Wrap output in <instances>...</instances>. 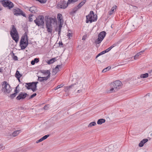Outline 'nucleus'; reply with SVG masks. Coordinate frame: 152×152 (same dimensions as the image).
Returning <instances> with one entry per match:
<instances>
[{
	"mask_svg": "<svg viewBox=\"0 0 152 152\" xmlns=\"http://www.w3.org/2000/svg\"><path fill=\"white\" fill-rule=\"evenodd\" d=\"M106 35V33L105 31H103L100 33L98 35L97 39L95 41L96 43L99 44L100 43L105 36Z\"/></svg>",
	"mask_w": 152,
	"mask_h": 152,
	"instance_id": "6e6552de",
	"label": "nucleus"
},
{
	"mask_svg": "<svg viewBox=\"0 0 152 152\" xmlns=\"http://www.w3.org/2000/svg\"><path fill=\"white\" fill-rule=\"evenodd\" d=\"M132 26H134V25H132Z\"/></svg>",
	"mask_w": 152,
	"mask_h": 152,
	"instance_id": "bf43d9fd",
	"label": "nucleus"
},
{
	"mask_svg": "<svg viewBox=\"0 0 152 152\" xmlns=\"http://www.w3.org/2000/svg\"><path fill=\"white\" fill-rule=\"evenodd\" d=\"M57 18L58 20H59L60 22V24H63V20L62 19V15L61 14H58L57 15Z\"/></svg>",
	"mask_w": 152,
	"mask_h": 152,
	"instance_id": "aec40b11",
	"label": "nucleus"
},
{
	"mask_svg": "<svg viewBox=\"0 0 152 152\" xmlns=\"http://www.w3.org/2000/svg\"><path fill=\"white\" fill-rule=\"evenodd\" d=\"M53 72H54L55 73V74H56V73L57 72V71H56V69H53Z\"/></svg>",
	"mask_w": 152,
	"mask_h": 152,
	"instance_id": "de8ad7c7",
	"label": "nucleus"
},
{
	"mask_svg": "<svg viewBox=\"0 0 152 152\" xmlns=\"http://www.w3.org/2000/svg\"><path fill=\"white\" fill-rule=\"evenodd\" d=\"M28 38L26 33L22 37L20 42V46L21 50L25 49L28 45Z\"/></svg>",
	"mask_w": 152,
	"mask_h": 152,
	"instance_id": "f257e3e1",
	"label": "nucleus"
},
{
	"mask_svg": "<svg viewBox=\"0 0 152 152\" xmlns=\"http://www.w3.org/2000/svg\"><path fill=\"white\" fill-rule=\"evenodd\" d=\"M34 61H35V63H37L39 62V58H35L34 59Z\"/></svg>",
	"mask_w": 152,
	"mask_h": 152,
	"instance_id": "a19ab883",
	"label": "nucleus"
},
{
	"mask_svg": "<svg viewBox=\"0 0 152 152\" xmlns=\"http://www.w3.org/2000/svg\"><path fill=\"white\" fill-rule=\"evenodd\" d=\"M38 83V82L37 81V82H32V83L33 84H34V88H33V92H35V91H36L37 90V84Z\"/></svg>",
	"mask_w": 152,
	"mask_h": 152,
	"instance_id": "a878e982",
	"label": "nucleus"
},
{
	"mask_svg": "<svg viewBox=\"0 0 152 152\" xmlns=\"http://www.w3.org/2000/svg\"><path fill=\"white\" fill-rule=\"evenodd\" d=\"M101 55L100 53H99L96 56V58L97 57L99 56H100Z\"/></svg>",
	"mask_w": 152,
	"mask_h": 152,
	"instance_id": "603ef678",
	"label": "nucleus"
},
{
	"mask_svg": "<svg viewBox=\"0 0 152 152\" xmlns=\"http://www.w3.org/2000/svg\"><path fill=\"white\" fill-rule=\"evenodd\" d=\"M122 84L121 81L119 80H116L112 83L111 88L110 90V92H113V91H116L120 88L121 84Z\"/></svg>",
	"mask_w": 152,
	"mask_h": 152,
	"instance_id": "39448f33",
	"label": "nucleus"
},
{
	"mask_svg": "<svg viewBox=\"0 0 152 152\" xmlns=\"http://www.w3.org/2000/svg\"><path fill=\"white\" fill-rule=\"evenodd\" d=\"M116 44H114L112 46H111L109 48H107V49L105 50L106 51H107L106 52H108L112 48H114V47L116 46Z\"/></svg>",
	"mask_w": 152,
	"mask_h": 152,
	"instance_id": "7c9ffc66",
	"label": "nucleus"
},
{
	"mask_svg": "<svg viewBox=\"0 0 152 152\" xmlns=\"http://www.w3.org/2000/svg\"><path fill=\"white\" fill-rule=\"evenodd\" d=\"M14 59L15 60H18V57L17 56H15L14 57Z\"/></svg>",
	"mask_w": 152,
	"mask_h": 152,
	"instance_id": "09e8293b",
	"label": "nucleus"
},
{
	"mask_svg": "<svg viewBox=\"0 0 152 152\" xmlns=\"http://www.w3.org/2000/svg\"><path fill=\"white\" fill-rule=\"evenodd\" d=\"M64 86V85L63 84H61L60 85H58L56 87L54 88L55 90H56Z\"/></svg>",
	"mask_w": 152,
	"mask_h": 152,
	"instance_id": "e433bc0d",
	"label": "nucleus"
},
{
	"mask_svg": "<svg viewBox=\"0 0 152 152\" xmlns=\"http://www.w3.org/2000/svg\"><path fill=\"white\" fill-rule=\"evenodd\" d=\"M67 36L69 37L72 36V34L71 33H69L67 34Z\"/></svg>",
	"mask_w": 152,
	"mask_h": 152,
	"instance_id": "a18cd8bd",
	"label": "nucleus"
},
{
	"mask_svg": "<svg viewBox=\"0 0 152 152\" xmlns=\"http://www.w3.org/2000/svg\"><path fill=\"white\" fill-rule=\"evenodd\" d=\"M31 64L32 65H34L35 64V61H34V60H32L31 62Z\"/></svg>",
	"mask_w": 152,
	"mask_h": 152,
	"instance_id": "c03bdc74",
	"label": "nucleus"
},
{
	"mask_svg": "<svg viewBox=\"0 0 152 152\" xmlns=\"http://www.w3.org/2000/svg\"><path fill=\"white\" fill-rule=\"evenodd\" d=\"M18 86L16 87V88H17ZM15 92H17V94L19 92V90H17L16 89H15Z\"/></svg>",
	"mask_w": 152,
	"mask_h": 152,
	"instance_id": "8fccbe9b",
	"label": "nucleus"
},
{
	"mask_svg": "<svg viewBox=\"0 0 152 152\" xmlns=\"http://www.w3.org/2000/svg\"><path fill=\"white\" fill-rule=\"evenodd\" d=\"M5 147L2 144H0V151H1L2 150H3L4 149Z\"/></svg>",
	"mask_w": 152,
	"mask_h": 152,
	"instance_id": "4c0bfd02",
	"label": "nucleus"
},
{
	"mask_svg": "<svg viewBox=\"0 0 152 152\" xmlns=\"http://www.w3.org/2000/svg\"><path fill=\"white\" fill-rule=\"evenodd\" d=\"M3 71V69L0 68V72H1Z\"/></svg>",
	"mask_w": 152,
	"mask_h": 152,
	"instance_id": "5fc2aeb1",
	"label": "nucleus"
},
{
	"mask_svg": "<svg viewBox=\"0 0 152 152\" xmlns=\"http://www.w3.org/2000/svg\"><path fill=\"white\" fill-rule=\"evenodd\" d=\"M29 10L31 12L33 13H35L37 12V8L35 6H32L30 7L29 9Z\"/></svg>",
	"mask_w": 152,
	"mask_h": 152,
	"instance_id": "dca6fc26",
	"label": "nucleus"
},
{
	"mask_svg": "<svg viewBox=\"0 0 152 152\" xmlns=\"http://www.w3.org/2000/svg\"><path fill=\"white\" fill-rule=\"evenodd\" d=\"M117 8V6L115 5L113 6L111 9L110 11L109 12V14L110 15H112L114 12V10L115 9Z\"/></svg>",
	"mask_w": 152,
	"mask_h": 152,
	"instance_id": "bb28decb",
	"label": "nucleus"
},
{
	"mask_svg": "<svg viewBox=\"0 0 152 152\" xmlns=\"http://www.w3.org/2000/svg\"><path fill=\"white\" fill-rule=\"evenodd\" d=\"M111 68V67L110 66H108L107 67L104 69L102 71V72H105L107 71H109Z\"/></svg>",
	"mask_w": 152,
	"mask_h": 152,
	"instance_id": "473e14b6",
	"label": "nucleus"
},
{
	"mask_svg": "<svg viewBox=\"0 0 152 152\" xmlns=\"http://www.w3.org/2000/svg\"><path fill=\"white\" fill-rule=\"evenodd\" d=\"M59 45H63V44L62 43V42H59Z\"/></svg>",
	"mask_w": 152,
	"mask_h": 152,
	"instance_id": "6e6d98bb",
	"label": "nucleus"
},
{
	"mask_svg": "<svg viewBox=\"0 0 152 152\" xmlns=\"http://www.w3.org/2000/svg\"><path fill=\"white\" fill-rule=\"evenodd\" d=\"M28 95L26 93H21L17 97L16 99L17 100H20L21 99H25Z\"/></svg>",
	"mask_w": 152,
	"mask_h": 152,
	"instance_id": "f8f14e48",
	"label": "nucleus"
},
{
	"mask_svg": "<svg viewBox=\"0 0 152 152\" xmlns=\"http://www.w3.org/2000/svg\"><path fill=\"white\" fill-rule=\"evenodd\" d=\"M148 141V140L147 139H144L141 141H140V143L139 144V146L140 147H142L144 144L147 142Z\"/></svg>",
	"mask_w": 152,
	"mask_h": 152,
	"instance_id": "f3484780",
	"label": "nucleus"
},
{
	"mask_svg": "<svg viewBox=\"0 0 152 152\" xmlns=\"http://www.w3.org/2000/svg\"><path fill=\"white\" fill-rule=\"evenodd\" d=\"M50 136L48 134L46 135H45V136H44L43 137H42V138H40L39 140H37L36 141L37 143H38L40 142H42V141L44 140L45 139H47L48 137H49Z\"/></svg>",
	"mask_w": 152,
	"mask_h": 152,
	"instance_id": "6ab92c4d",
	"label": "nucleus"
},
{
	"mask_svg": "<svg viewBox=\"0 0 152 152\" xmlns=\"http://www.w3.org/2000/svg\"><path fill=\"white\" fill-rule=\"evenodd\" d=\"M10 34L12 39L15 41L16 43H17L19 40L18 33L14 25H12V28L10 32Z\"/></svg>",
	"mask_w": 152,
	"mask_h": 152,
	"instance_id": "20e7f679",
	"label": "nucleus"
},
{
	"mask_svg": "<svg viewBox=\"0 0 152 152\" xmlns=\"http://www.w3.org/2000/svg\"><path fill=\"white\" fill-rule=\"evenodd\" d=\"M34 84H32V86H31V90H32V91H33V90H32V89H33V88H34V87H34Z\"/></svg>",
	"mask_w": 152,
	"mask_h": 152,
	"instance_id": "3c124183",
	"label": "nucleus"
},
{
	"mask_svg": "<svg viewBox=\"0 0 152 152\" xmlns=\"http://www.w3.org/2000/svg\"><path fill=\"white\" fill-rule=\"evenodd\" d=\"M46 26L48 32L51 33L53 31L52 23L55 22V20L52 18L45 19Z\"/></svg>",
	"mask_w": 152,
	"mask_h": 152,
	"instance_id": "f03ea898",
	"label": "nucleus"
},
{
	"mask_svg": "<svg viewBox=\"0 0 152 152\" xmlns=\"http://www.w3.org/2000/svg\"><path fill=\"white\" fill-rule=\"evenodd\" d=\"M69 4H68V2L66 4L65 1H64L61 3L60 4H58V7L60 8L64 9L67 7Z\"/></svg>",
	"mask_w": 152,
	"mask_h": 152,
	"instance_id": "4468645a",
	"label": "nucleus"
},
{
	"mask_svg": "<svg viewBox=\"0 0 152 152\" xmlns=\"http://www.w3.org/2000/svg\"><path fill=\"white\" fill-rule=\"evenodd\" d=\"M13 13L15 15L18 16L21 15L23 17H26L25 14L22 11L18 8H16L13 10Z\"/></svg>",
	"mask_w": 152,
	"mask_h": 152,
	"instance_id": "9d476101",
	"label": "nucleus"
},
{
	"mask_svg": "<svg viewBox=\"0 0 152 152\" xmlns=\"http://www.w3.org/2000/svg\"><path fill=\"white\" fill-rule=\"evenodd\" d=\"M86 23H88L89 22H90L91 23L92 22L95 21L97 19V15L94 14V12L92 11H90L89 14L86 16Z\"/></svg>",
	"mask_w": 152,
	"mask_h": 152,
	"instance_id": "7ed1b4c3",
	"label": "nucleus"
},
{
	"mask_svg": "<svg viewBox=\"0 0 152 152\" xmlns=\"http://www.w3.org/2000/svg\"><path fill=\"white\" fill-rule=\"evenodd\" d=\"M17 92H15L13 94L10 95V97L11 99H13L16 96Z\"/></svg>",
	"mask_w": 152,
	"mask_h": 152,
	"instance_id": "c9c22d12",
	"label": "nucleus"
},
{
	"mask_svg": "<svg viewBox=\"0 0 152 152\" xmlns=\"http://www.w3.org/2000/svg\"><path fill=\"white\" fill-rule=\"evenodd\" d=\"M150 71H151V72H152V69Z\"/></svg>",
	"mask_w": 152,
	"mask_h": 152,
	"instance_id": "13d9d810",
	"label": "nucleus"
},
{
	"mask_svg": "<svg viewBox=\"0 0 152 152\" xmlns=\"http://www.w3.org/2000/svg\"><path fill=\"white\" fill-rule=\"evenodd\" d=\"M107 51H106V50H104L102 52H101L100 53V54H101V55H102V54H104L105 53H107Z\"/></svg>",
	"mask_w": 152,
	"mask_h": 152,
	"instance_id": "79ce46f5",
	"label": "nucleus"
},
{
	"mask_svg": "<svg viewBox=\"0 0 152 152\" xmlns=\"http://www.w3.org/2000/svg\"><path fill=\"white\" fill-rule=\"evenodd\" d=\"M148 76H151L152 75V72H151V71H150L148 73Z\"/></svg>",
	"mask_w": 152,
	"mask_h": 152,
	"instance_id": "37998d69",
	"label": "nucleus"
},
{
	"mask_svg": "<svg viewBox=\"0 0 152 152\" xmlns=\"http://www.w3.org/2000/svg\"><path fill=\"white\" fill-rule=\"evenodd\" d=\"M75 85V84H74L71 85L70 86L66 87L65 88L64 91L65 92H67L68 91L72 88Z\"/></svg>",
	"mask_w": 152,
	"mask_h": 152,
	"instance_id": "393cba45",
	"label": "nucleus"
},
{
	"mask_svg": "<svg viewBox=\"0 0 152 152\" xmlns=\"http://www.w3.org/2000/svg\"><path fill=\"white\" fill-rule=\"evenodd\" d=\"M86 0H83L73 10L72 12L75 13L79 9H80L86 2Z\"/></svg>",
	"mask_w": 152,
	"mask_h": 152,
	"instance_id": "9b49d317",
	"label": "nucleus"
},
{
	"mask_svg": "<svg viewBox=\"0 0 152 152\" xmlns=\"http://www.w3.org/2000/svg\"><path fill=\"white\" fill-rule=\"evenodd\" d=\"M86 39V36L84 35L83 36L82 38V40H85Z\"/></svg>",
	"mask_w": 152,
	"mask_h": 152,
	"instance_id": "49530a36",
	"label": "nucleus"
},
{
	"mask_svg": "<svg viewBox=\"0 0 152 152\" xmlns=\"http://www.w3.org/2000/svg\"><path fill=\"white\" fill-rule=\"evenodd\" d=\"M56 60V58H52L50 59L48 62V64H51L53 63Z\"/></svg>",
	"mask_w": 152,
	"mask_h": 152,
	"instance_id": "c756f323",
	"label": "nucleus"
},
{
	"mask_svg": "<svg viewBox=\"0 0 152 152\" xmlns=\"http://www.w3.org/2000/svg\"><path fill=\"white\" fill-rule=\"evenodd\" d=\"M105 121V120L104 119H100L98 120L97 123L98 124H101Z\"/></svg>",
	"mask_w": 152,
	"mask_h": 152,
	"instance_id": "b1692460",
	"label": "nucleus"
},
{
	"mask_svg": "<svg viewBox=\"0 0 152 152\" xmlns=\"http://www.w3.org/2000/svg\"><path fill=\"white\" fill-rule=\"evenodd\" d=\"M39 72L42 73L45 75L47 76L45 77H47L49 79L50 77V73L49 70H45L44 69L41 70L39 71Z\"/></svg>",
	"mask_w": 152,
	"mask_h": 152,
	"instance_id": "ddd939ff",
	"label": "nucleus"
},
{
	"mask_svg": "<svg viewBox=\"0 0 152 152\" xmlns=\"http://www.w3.org/2000/svg\"><path fill=\"white\" fill-rule=\"evenodd\" d=\"M15 76L18 80H19L20 78L22 76V75L20 74L18 71L17 70L16 71Z\"/></svg>",
	"mask_w": 152,
	"mask_h": 152,
	"instance_id": "412c9836",
	"label": "nucleus"
},
{
	"mask_svg": "<svg viewBox=\"0 0 152 152\" xmlns=\"http://www.w3.org/2000/svg\"><path fill=\"white\" fill-rule=\"evenodd\" d=\"M32 84H33L32 82L26 83L25 86L28 89H31V87L32 86Z\"/></svg>",
	"mask_w": 152,
	"mask_h": 152,
	"instance_id": "4be33fe9",
	"label": "nucleus"
},
{
	"mask_svg": "<svg viewBox=\"0 0 152 152\" xmlns=\"http://www.w3.org/2000/svg\"><path fill=\"white\" fill-rule=\"evenodd\" d=\"M38 79H37V80L40 82H42L44 81H46L48 79V78L47 77H39V76H38Z\"/></svg>",
	"mask_w": 152,
	"mask_h": 152,
	"instance_id": "a211bd4d",
	"label": "nucleus"
},
{
	"mask_svg": "<svg viewBox=\"0 0 152 152\" xmlns=\"http://www.w3.org/2000/svg\"><path fill=\"white\" fill-rule=\"evenodd\" d=\"M37 95V94L36 93H34L33 94H32L31 95V96L29 98V99H31V98H33L34 96H36Z\"/></svg>",
	"mask_w": 152,
	"mask_h": 152,
	"instance_id": "58836bf2",
	"label": "nucleus"
},
{
	"mask_svg": "<svg viewBox=\"0 0 152 152\" xmlns=\"http://www.w3.org/2000/svg\"><path fill=\"white\" fill-rule=\"evenodd\" d=\"M46 106H45L44 107V109L45 110H47V109L46 108Z\"/></svg>",
	"mask_w": 152,
	"mask_h": 152,
	"instance_id": "4d7b16f0",
	"label": "nucleus"
},
{
	"mask_svg": "<svg viewBox=\"0 0 152 152\" xmlns=\"http://www.w3.org/2000/svg\"><path fill=\"white\" fill-rule=\"evenodd\" d=\"M2 91L5 93H9L11 91L10 85L6 81H4L2 85Z\"/></svg>",
	"mask_w": 152,
	"mask_h": 152,
	"instance_id": "0eeeda50",
	"label": "nucleus"
},
{
	"mask_svg": "<svg viewBox=\"0 0 152 152\" xmlns=\"http://www.w3.org/2000/svg\"><path fill=\"white\" fill-rule=\"evenodd\" d=\"M96 125V123L95 122H93L90 123L88 126V127H91L93 126H94Z\"/></svg>",
	"mask_w": 152,
	"mask_h": 152,
	"instance_id": "72a5a7b5",
	"label": "nucleus"
},
{
	"mask_svg": "<svg viewBox=\"0 0 152 152\" xmlns=\"http://www.w3.org/2000/svg\"><path fill=\"white\" fill-rule=\"evenodd\" d=\"M34 23L38 26H43L44 24V18L43 15H39L34 20Z\"/></svg>",
	"mask_w": 152,
	"mask_h": 152,
	"instance_id": "423d86ee",
	"label": "nucleus"
},
{
	"mask_svg": "<svg viewBox=\"0 0 152 152\" xmlns=\"http://www.w3.org/2000/svg\"><path fill=\"white\" fill-rule=\"evenodd\" d=\"M20 132V130H18L15 131L12 134H9V135L12 137H15L18 135Z\"/></svg>",
	"mask_w": 152,
	"mask_h": 152,
	"instance_id": "2eb2a0df",
	"label": "nucleus"
},
{
	"mask_svg": "<svg viewBox=\"0 0 152 152\" xmlns=\"http://www.w3.org/2000/svg\"><path fill=\"white\" fill-rule=\"evenodd\" d=\"M59 67H61V66L60 65H57L55 68V69H56V71L57 70V72L58 70Z\"/></svg>",
	"mask_w": 152,
	"mask_h": 152,
	"instance_id": "ea45409f",
	"label": "nucleus"
},
{
	"mask_svg": "<svg viewBox=\"0 0 152 152\" xmlns=\"http://www.w3.org/2000/svg\"><path fill=\"white\" fill-rule=\"evenodd\" d=\"M34 16L33 14H30L29 15L28 19L29 22H32L33 21V19L34 18Z\"/></svg>",
	"mask_w": 152,
	"mask_h": 152,
	"instance_id": "cd10ccee",
	"label": "nucleus"
},
{
	"mask_svg": "<svg viewBox=\"0 0 152 152\" xmlns=\"http://www.w3.org/2000/svg\"><path fill=\"white\" fill-rule=\"evenodd\" d=\"M62 24H60L58 26V35L59 36H60L61 34V29L62 27Z\"/></svg>",
	"mask_w": 152,
	"mask_h": 152,
	"instance_id": "2f4dec72",
	"label": "nucleus"
},
{
	"mask_svg": "<svg viewBox=\"0 0 152 152\" xmlns=\"http://www.w3.org/2000/svg\"><path fill=\"white\" fill-rule=\"evenodd\" d=\"M1 4L3 6L5 7H8L9 9L12 8L14 6L13 4L10 1L8 0L2 1Z\"/></svg>",
	"mask_w": 152,
	"mask_h": 152,
	"instance_id": "1a4fd4ad",
	"label": "nucleus"
},
{
	"mask_svg": "<svg viewBox=\"0 0 152 152\" xmlns=\"http://www.w3.org/2000/svg\"><path fill=\"white\" fill-rule=\"evenodd\" d=\"M148 76V74L145 73L144 74H141L140 75V77L142 78H145L147 77Z\"/></svg>",
	"mask_w": 152,
	"mask_h": 152,
	"instance_id": "c85d7f7f",
	"label": "nucleus"
},
{
	"mask_svg": "<svg viewBox=\"0 0 152 152\" xmlns=\"http://www.w3.org/2000/svg\"><path fill=\"white\" fill-rule=\"evenodd\" d=\"M82 91L81 90H78L77 91V93H80Z\"/></svg>",
	"mask_w": 152,
	"mask_h": 152,
	"instance_id": "864d4df0",
	"label": "nucleus"
},
{
	"mask_svg": "<svg viewBox=\"0 0 152 152\" xmlns=\"http://www.w3.org/2000/svg\"><path fill=\"white\" fill-rule=\"evenodd\" d=\"M144 51V50H142L140 52L137 53L134 56V59L135 60L137 59L138 56L140 55H141L142 53Z\"/></svg>",
	"mask_w": 152,
	"mask_h": 152,
	"instance_id": "5701e85b",
	"label": "nucleus"
},
{
	"mask_svg": "<svg viewBox=\"0 0 152 152\" xmlns=\"http://www.w3.org/2000/svg\"><path fill=\"white\" fill-rule=\"evenodd\" d=\"M78 0H68V4H70L71 3H74L75 2L77 1Z\"/></svg>",
	"mask_w": 152,
	"mask_h": 152,
	"instance_id": "f704fd0d",
	"label": "nucleus"
}]
</instances>
